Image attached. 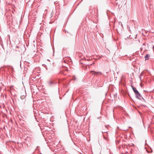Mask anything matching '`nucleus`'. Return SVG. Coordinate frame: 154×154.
I'll list each match as a JSON object with an SVG mask.
<instances>
[{
	"instance_id": "1",
	"label": "nucleus",
	"mask_w": 154,
	"mask_h": 154,
	"mask_svg": "<svg viewBox=\"0 0 154 154\" xmlns=\"http://www.w3.org/2000/svg\"><path fill=\"white\" fill-rule=\"evenodd\" d=\"M135 94L136 95V98L140 100H141V99H142L143 100H144V99L142 97L141 95L140 94L138 91L135 93Z\"/></svg>"
},
{
	"instance_id": "2",
	"label": "nucleus",
	"mask_w": 154,
	"mask_h": 154,
	"mask_svg": "<svg viewBox=\"0 0 154 154\" xmlns=\"http://www.w3.org/2000/svg\"><path fill=\"white\" fill-rule=\"evenodd\" d=\"M35 138V136L34 134L29 131V140L31 141L34 140Z\"/></svg>"
},
{
	"instance_id": "3",
	"label": "nucleus",
	"mask_w": 154,
	"mask_h": 154,
	"mask_svg": "<svg viewBox=\"0 0 154 154\" xmlns=\"http://www.w3.org/2000/svg\"><path fill=\"white\" fill-rule=\"evenodd\" d=\"M132 88L134 93L137 91V90L136 88H135L133 86H132Z\"/></svg>"
},
{
	"instance_id": "4",
	"label": "nucleus",
	"mask_w": 154,
	"mask_h": 154,
	"mask_svg": "<svg viewBox=\"0 0 154 154\" xmlns=\"http://www.w3.org/2000/svg\"><path fill=\"white\" fill-rule=\"evenodd\" d=\"M149 55L148 54H147L145 56V58L146 60H148L149 58Z\"/></svg>"
},
{
	"instance_id": "5",
	"label": "nucleus",
	"mask_w": 154,
	"mask_h": 154,
	"mask_svg": "<svg viewBox=\"0 0 154 154\" xmlns=\"http://www.w3.org/2000/svg\"><path fill=\"white\" fill-rule=\"evenodd\" d=\"M99 74H101V73L99 72H95V75H98Z\"/></svg>"
},
{
	"instance_id": "6",
	"label": "nucleus",
	"mask_w": 154,
	"mask_h": 154,
	"mask_svg": "<svg viewBox=\"0 0 154 154\" xmlns=\"http://www.w3.org/2000/svg\"><path fill=\"white\" fill-rule=\"evenodd\" d=\"M103 137H104V138L105 140H106L107 141H108V140H109L108 138V137H107L105 136L104 135H103Z\"/></svg>"
},
{
	"instance_id": "7",
	"label": "nucleus",
	"mask_w": 154,
	"mask_h": 154,
	"mask_svg": "<svg viewBox=\"0 0 154 154\" xmlns=\"http://www.w3.org/2000/svg\"><path fill=\"white\" fill-rule=\"evenodd\" d=\"M95 71H90V73L92 74V75H95Z\"/></svg>"
},
{
	"instance_id": "8",
	"label": "nucleus",
	"mask_w": 154,
	"mask_h": 154,
	"mask_svg": "<svg viewBox=\"0 0 154 154\" xmlns=\"http://www.w3.org/2000/svg\"><path fill=\"white\" fill-rule=\"evenodd\" d=\"M32 79V77H29V85H30V81H31V80Z\"/></svg>"
},
{
	"instance_id": "9",
	"label": "nucleus",
	"mask_w": 154,
	"mask_h": 154,
	"mask_svg": "<svg viewBox=\"0 0 154 154\" xmlns=\"http://www.w3.org/2000/svg\"><path fill=\"white\" fill-rule=\"evenodd\" d=\"M140 79L141 81H142V80L141 79V75L139 76Z\"/></svg>"
},
{
	"instance_id": "10",
	"label": "nucleus",
	"mask_w": 154,
	"mask_h": 154,
	"mask_svg": "<svg viewBox=\"0 0 154 154\" xmlns=\"http://www.w3.org/2000/svg\"><path fill=\"white\" fill-rule=\"evenodd\" d=\"M24 97V96H21L20 98L22 99H23V97Z\"/></svg>"
},
{
	"instance_id": "11",
	"label": "nucleus",
	"mask_w": 154,
	"mask_h": 154,
	"mask_svg": "<svg viewBox=\"0 0 154 154\" xmlns=\"http://www.w3.org/2000/svg\"><path fill=\"white\" fill-rule=\"evenodd\" d=\"M30 88L31 90V91L32 92V86H31L30 87Z\"/></svg>"
},
{
	"instance_id": "12",
	"label": "nucleus",
	"mask_w": 154,
	"mask_h": 154,
	"mask_svg": "<svg viewBox=\"0 0 154 154\" xmlns=\"http://www.w3.org/2000/svg\"><path fill=\"white\" fill-rule=\"evenodd\" d=\"M140 75H141V76H143V74L142 73H141Z\"/></svg>"
},
{
	"instance_id": "13",
	"label": "nucleus",
	"mask_w": 154,
	"mask_h": 154,
	"mask_svg": "<svg viewBox=\"0 0 154 154\" xmlns=\"http://www.w3.org/2000/svg\"><path fill=\"white\" fill-rule=\"evenodd\" d=\"M28 23H29V15L28 16Z\"/></svg>"
},
{
	"instance_id": "14",
	"label": "nucleus",
	"mask_w": 154,
	"mask_h": 154,
	"mask_svg": "<svg viewBox=\"0 0 154 154\" xmlns=\"http://www.w3.org/2000/svg\"><path fill=\"white\" fill-rule=\"evenodd\" d=\"M20 66H21V63H20Z\"/></svg>"
},
{
	"instance_id": "15",
	"label": "nucleus",
	"mask_w": 154,
	"mask_h": 154,
	"mask_svg": "<svg viewBox=\"0 0 154 154\" xmlns=\"http://www.w3.org/2000/svg\"><path fill=\"white\" fill-rule=\"evenodd\" d=\"M65 70V71H67V69H66Z\"/></svg>"
},
{
	"instance_id": "16",
	"label": "nucleus",
	"mask_w": 154,
	"mask_h": 154,
	"mask_svg": "<svg viewBox=\"0 0 154 154\" xmlns=\"http://www.w3.org/2000/svg\"><path fill=\"white\" fill-rule=\"evenodd\" d=\"M60 72L61 73V74H63V73L61 72Z\"/></svg>"
},
{
	"instance_id": "17",
	"label": "nucleus",
	"mask_w": 154,
	"mask_h": 154,
	"mask_svg": "<svg viewBox=\"0 0 154 154\" xmlns=\"http://www.w3.org/2000/svg\"><path fill=\"white\" fill-rule=\"evenodd\" d=\"M28 45H29V42H28Z\"/></svg>"
},
{
	"instance_id": "18",
	"label": "nucleus",
	"mask_w": 154,
	"mask_h": 154,
	"mask_svg": "<svg viewBox=\"0 0 154 154\" xmlns=\"http://www.w3.org/2000/svg\"><path fill=\"white\" fill-rule=\"evenodd\" d=\"M50 84H51V83H51V82H50Z\"/></svg>"
}]
</instances>
